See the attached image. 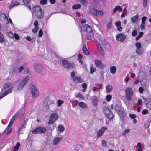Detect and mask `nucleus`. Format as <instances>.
<instances>
[{
    "label": "nucleus",
    "instance_id": "2eb2a0df",
    "mask_svg": "<svg viewBox=\"0 0 151 151\" xmlns=\"http://www.w3.org/2000/svg\"><path fill=\"white\" fill-rule=\"evenodd\" d=\"M0 19L5 24H7L9 23L8 19L6 14H4L1 13L0 14Z\"/></svg>",
    "mask_w": 151,
    "mask_h": 151
},
{
    "label": "nucleus",
    "instance_id": "69168bd1",
    "mask_svg": "<svg viewBox=\"0 0 151 151\" xmlns=\"http://www.w3.org/2000/svg\"><path fill=\"white\" fill-rule=\"evenodd\" d=\"M149 111H148L146 109H144L142 111V114L143 115H146L148 113Z\"/></svg>",
    "mask_w": 151,
    "mask_h": 151
},
{
    "label": "nucleus",
    "instance_id": "6e6d98bb",
    "mask_svg": "<svg viewBox=\"0 0 151 151\" xmlns=\"http://www.w3.org/2000/svg\"><path fill=\"white\" fill-rule=\"evenodd\" d=\"M20 145L19 143H17L14 147V150L17 151L19 147H20Z\"/></svg>",
    "mask_w": 151,
    "mask_h": 151
},
{
    "label": "nucleus",
    "instance_id": "774afa93",
    "mask_svg": "<svg viewBox=\"0 0 151 151\" xmlns=\"http://www.w3.org/2000/svg\"><path fill=\"white\" fill-rule=\"evenodd\" d=\"M101 144L104 147L107 146V143L106 141L104 140H102L101 141Z\"/></svg>",
    "mask_w": 151,
    "mask_h": 151
},
{
    "label": "nucleus",
    "instance_id": "c9c22d12",
    "mask_svg": "<svg viewBox=\"0 0 151 151\" xmlns=\"http://www.w3.org/2000/svg\"><path fill=\"white\" fill-rule=\"evenodd\" d=\"M18 117V114H15L14 116L12 117V119L10 121V122L9 123V124L12 125L13 124V122L14 121L15 118H17Z\"/></svg>",
    "mask_w": 151,
    "mask_h": 151
},
{
    "label": "nucleus",
    "instance_id": "20e7f679",
    "mask_svg": "<svg viewBox=\"0 0 151 151\" xmlns=\"http://www.w3.org/2000/svg\"><path fill=\"white\" fill-rule=\"evenodd\" d=\"M103 111L106 117L109 120H111L114 116L112 111L106 107L103 108Z\"/></svg>",
    "mask_w": 151,
    "mask_h": 151
},
{
    "label": "nucleus",
    "instance_id": "8fccbe9b",
    "mask_svg": "<svg viewBox=\"0 0 151 151\" xmlns=\"http://www.w3.org/2000/svg\"><path fill=\"white\" fill-rule=\"evenodd\" d=\"M82 87L83 88L82 90L83 92H85L86 91V89L87 88V86L86 83H84L82 85Z\"/></svg>",
    "mask_w": 151,
    "mask_h": 151
},
{
    "label": "nucleus",
    "instance_id": "4be33fe9",
    "mask_svg": "<svg viewBox=\"0 0 151 151\" xmlns=\"http://www.w3.org/2000/svg\"><path fill=\"white\" fill-rule=\"evenodd\" d=\"M115 24L117 27V30L119 32L122 31V29L121 27V21L119 20L116 22Z\"/></svg>",
    "mask_w": 151,
    "mask_h": 151
},
{
    "label": "nucleus",
    "instance_id": "680f3d73",
    "mask_svg": "<svg viewBox=\"0 0 151 151\" xmlns=\"http://www.w3.org/2000/svg\"><path fill=\"white\" fill-rule=\"evenodd\" d=\"M111 22H109L106 25V28L108 29H111Z\"/></svg>",
    "mask_w": 151,
    "mask_h": 151
},
{
    "label": "nucleus",
    "instance_id": "6e6552de",
    "mask_svg": "<svg viewBox=\"0 0 151 151\" xmlns=\"http://www.w3.org/2000/svg\"><path fill=\"white\" fill-rule=\"evenodd\" d=\"M46 131V129L45 127H40L32 131V133L36 134L43 133L45 132Z\"/></svg>",
    "mask_w": 151,
    "mask_h": 151
},
{
    "label": "nucleus",
    "instance_id": "a211bd4d",
    "mask_svg": "<svg viewBox=\"0 0 151 151\" xmlns=\"http://www.w3.org/2000/svg\"><path fill=\"white\" fill-rule=\"evenodd\" d=\"M41 10L42 9L39 6H36L32 8V14H33L35 15Z\"/></svg>",
    "mask_w": 151,
    "mask_h": 151
},
{
    "label": "nucleus",
    "instance_id": "cd10ccee",
    "mask_svg": "<svg viewBox=\"0 0 151 151\" xmlns=\"http://www.w3.org/2000/svg\"><path fill=\"white\" fill-rule=\"evenodd\" d=\"M97 49L100 53L103 56L104 55V50H102L101 46L100 44H97Z\"/></svg>",
    "mask_w": 151,
    "mask_h": 151
},
{
    "label": "nucleus",
    "instance_id": "a18cd8bd",
    "mask_svg": "<svg viewBox=\"0 0 151 151\" xmlns=\"http://www.w3.org/2000/svg\"><path fill=\"white\" fill-rule=\"evenodd\" d=\"M92 104L93 106H96L97 104L98 100L96 98H93V99Z\"/></svg>",
    "mask_w": 151,
    "mask_h": 151
},
{
    "label": "nucleus",
    "instance_id": "37998d69",
    "mask_svg": "<svg viewBox=\"0 0 151 151\" xmlns=\"http://www.w3.org/2000/svg\"><path fill=\"white\" fill-rule=\"evenodd\" d=\"M81 7V5L80 4H77L73 5L72 6V9H80Z\"/></svg>",
    "mask_w": 151,
    "mask_h": 151
},
{
    "label": "nucleus",
    "instance_id": "b1692460",
    "mask_svg": "<svg viewBox=\"0 0 151 151\" xmlns=\"http://www.w3.org/2000/svg\"><path fill=\"white\" fill-rule=\"evenodd\" d=\"M25 113V110L24 109L20 110L16 114H18V116H19V119L21 120L24 114Z\"/></svg>",
    "mask_w": 151,
    "mask_h": 151
},
{
    "label": "nucleus",
    "instance_id": "dca6fc26",
    "mask_svg": "<svg viewBox=\"0 0 151 151\" xmlns=\"http://www.w3.org/2000/svg\"><path fill=\"white\" fill-rule=\"evenodd\" d=\"M144 101L146 104V107L151 110V99L150 98L144 99Z\"/></svg>",
    "mask_w": 151,
    "mask_h": 151
},
{
    "label": "nucleus",
    "instance_id": "0eeeda50",
    "mask_svg": "<svg viewBox=\"0 0 151 151\" xmlns=\"http://www.w3.org/2000/svg\"><path fill=\"white\" fill-rule=\"evenodd\" d=\"M29 79V76H26L23 80L21 81L17 86V89L19 90L22 89L23 88L24 85L26 83Z\"/></svg>",
    "mask_w": 151,
    "mask_h": 151
},
{
    "label": "nucleus",
    "instance_id": "13d9d810",
    "mask_svg": "<svg viewBox=\"0 0 151 151\" xmlns=\"http://www.w3.org/2000/svg\"><path fill=\"white\" fill-rule=\"evenodd\" d=\"M11 85V83H6L4 84V88H7L9 87Z\"/></svg>",
    "mask_w": 151,
    "mask_h": 151
},
{
    "label": "nucleus",
    "instance_id": "ea45409f",
    "mask_svg": "<svg viewBox=\"0 0 151 151\" xmlns=\"http://www.w3.org/2000/svg\"><path fill=\"white\" fill-rule=\"evenodd\" d=\"M136 53L139 55H141L143 53V50L141 48L136 49Z\"/></svg>",
    "mask_w": 151,
    "mask_h": 151
},
{
    "label": "nucleus",
    "instance_id": "e2e57ef3",
    "mask_svg": "<svg viewBox=\"0 0 151 151\" xmlns=\"http://www.w3.org/2000/svg\"><path fill=\"white\" fill-rule=\"evenodd\" d=\"M112 98V96L111 95H107L106 97V99L107 101L109 102L111 99Z\"/></svg>",
    "mask_w": 151,
    "mask_h": 151
},
{
    "label": "nucleus",
    "instance_id": "79ce46f5",
    "mask_svg": "<svg viewBox=\"0 0 151 151\" xmlns=\"http://www.w3.org/2000/svg\"><path fill=\"white\" fill-rule=\"evenodd\" d=\"M26 39L27 41L34 42L35 40V37H32L30 36L27 37H26Z\"/></svg>",
    "mask_w": 151,
    "mask_h": 151
},
{
    "label": "nucleus",
    "instance_id": "f3484780",
    "mask_svg": "<svg viewBox=\"0 0 151 151\" xmlns=\"http://www.w3.org/2000/svg\"><path fill=\"white\" fill-rule=\"evenodd\" d=\"M97 67L101 68H104L105 66L101 62L97 59L96 60L94 61Z\"/></svg>",
    "mask_w": 151,
    "mask_h": 151
},
{
    "label": "nucleus",
    "instance_id": "7c9ffc66",
    "mask_svg": "<svg viewBox=\"0 0 151 151\" xmlns=\"http://www.w3.org/2000/svg\"><path fill=\"white\" fill-rule=\"evenodd\" d=\"M122 8L119 6H116L113 9V13H115L117 11H118L119 12L122 11Z\"/></svg>",
    "mask_w": 151,
    "mask_h": 151
},
{
    "label": "nucleus",
    "instance_id": "de8ad7c7",
    "mask_svg": "<svg viewBox=\"0 0 151 151\" xmlns=\"http://www.w3.org/2000/svg\"><path fill=\"white\" fill-rule=\"evenodd\" d=\"M145 24L146 23H141L140 26V28L141 30L142 31L145 29Z\"/></svg>",
    "mask_w": 151,
    "mask_h": 151
},
{
    "label": "nucleus",
    "instance_id": "338daca9",
    "mask_svg": "<svg viewBox=\"0 0 151 151\" xmlns=\"http://www.w3.org/2000/svg\"><path fill=\"white\" fill-rule=\"evenodd\" d=\"M38 27H35L32 30V32L34 33H36L37 32V30L39 29Z\"/></svg>",
    "mask_w": 151,
    "mask_h": 151
},
{
    "label": "nucleus",
    "instance_id": "9b49d317",
    "mask_svg": "<svg viewBox=\"0 0 151 151\" xmlns=\"http://www.w3.org/2000/svg\"><path fill=\"white\" fill-rule=\"evenodd\" d=\"M43 68V66L40 63H35L34 64V69L35 71L37 72H41L42 71Z\"/></svg>",
    "mask_w": 151,
    "mask_h": 151
},
{
    "label": "nucleus",
    "instance_id": "412c9836",
    "mask_svg": "<svg viewBox=\"0 0 151 151\" xmlns=\"http://www.w3.org/2000/svg\"><path fill=\"white\" fill-rule=\"evenodd\" d=\"M62 137H57L55 138L54 139L53 144L54 145H56L58 144L59 142L63 139Z\"/></svg>",
    "mask_w": 151,
    "mask_h": 151
},
{
    "label": "nucleus",
    "instance_id": "f8f14e48",
    "mask_svg": "<svg viewBox=\"0 0 151 151\" xmlns=\"http://www.w3.org/2000/svg\"><path fill=\"white\" fill-rule=\"evenodd\" d=\"M115 109L119 116L122 118L123 119L124 114L122 112L120 107L118 105H116L115 106Z\"/></svg>",
    "mask_w": 151,
    "mask_h": 151
},
{
    "label": "nucleus",
    "instance_id": "2f4dec72",
    "mask_svg": "<svg viewBox=\"0 0 151 151\" xmlns=\"http://www.w3.org/2000/svg\"><path fill=\"white\" fill-rule=\"evenodd\" d=\"M110 71L111 73L112 74H114L116 71V67L115 66H111L110 68Z\"/></svg>",
    "mask_w": 151,
    "mask_h": 151
},
{
    "label": "nucleus",
    "instance_id": "9d476101",
    "mask_svg": "<svg viewBox=\"0 0 151 151\" xmlns=\"http://www.w3.org/2000/svg\"><path fill=\"white\" fill-rule=\"evenodd\" d=\"M62 64L64 67L68 69L72 68L74 66L73 63H69L68 61L66 60H63Z\"/></svg>",
    "mask_w": 151,
    "mask_h": 151
},
{
    "label": "nucleus",
    "instance_id": "7ed1b4c3",
    "mask_svg": "<svg viewBox=\"0 0 151 151\" xmlns=\"http://www.w3.org/2000/svg\"><path fill=\"white\" fill-rule=\"evenodd\" d=\"M133 91L131 88H127L125 90V95L126 98L128 101L131 100L132 99L133 94Z\"/></svg>",
    "mask_w": 151,
    "mask_h": 151
},
{
    "label": "nucleus",
    "instance_id": "473e14b6",
    "mask_svg": "<svg viewBox=\"0 0 151 151\" xmlns=\"http://www.w3.org/2000/svg\"><path fill=\"white\" fill-rule=\"evenodd\" d=\"M83 53L86 55H88L89 54V52L88 51V50L86 48V45H83Z\"/></svg>",
    "mask_w": 151,
    "mask_h": 151
},
{
    "label": "nucleus",
    "instance_id": "a19ab883",
    "mask_svg": "<svg viewBox=\"0 0 151 151\" xmlns=\"http://www.w3.org/2000/svg\"><path fill=\"white\" fill-rule=\"evenodd\" d=\"M90 73L92 74L94 72H95L96 70V69L95 68L93 67V65H91L90 67Z\"/></svg>",
    "mask_w": 151,
    "mask_h": 151
},
{
    "label": "nucleus",
    "instance_id": "bf43d9fd",
    "mask_svg": "<svg viewBox=\"0 0 151 151\" xmlns=\"http://www.w3.org/2000/svg\"><path fill=\"white\" fill-rule=\"evenodd\" d=\"M130 131V130L129 129H127L124 130L122 133V134L123 135L125 136L126 134L127 133H129Z\"/></svg>",
    "mask_w": 151,
    "mask_h": 151
},
{
    "label": "nucleus",
    "instance_id": "864d4df0",
    "mask_svg": "<svg viewBox=\"0 0 151 151\" xmlns=\"http://www.w3.org/2000/svg\"><path fill=\"white\" fill-rule=\"evenodd\" d=\"M135 45L136 49L140 48L141 47V44L140 42H138L135 43Z\"/></svg>",
    "mask_w": 151,
    "mask_h": 151
},
{
    "label": "nucleus",
    "instance_id": "4d7b16f0",
    "mask_svg": "<svg viewBox=\"0 0 151 151\" xmlns=\"http://www.w3.org/2000/svg\"><path fill=\"white\" fill-rule=\"evenodd\" d=\"M137 147L139 148H141L142 147V144L140 143L139 142L137 143V146H135L134 147V149L136 150L137 149Z\"/></svg>",
    "mask_w": 151,
    "mask_h": 151
},
{
    "label": "nucleus",
    "instance_id": "f257e3e1",
    "mask_svg": "<svg viewBox=\"0 0 151 151\" xmlns=\"http://www.w3.org/2000/svg\"><path fill=\"white\" fill-rule=\"evenodd\" d=\"M80 32L81 33L82 38L83 37V32H85L87 34V38L89 40H92L93 38L94 34L92 31L91 27L87 24L83 25L81 27Z\"/></svg>",
    "mask_w": 151,
    "mask_h": 151
},
{
    "label": "nucleus",
    "instance_id": "4468645a",
    "mask_svg": "<svg viewBox=\"0 0 151 151\" xmlns=\"http://www.w3.org/2000/svg\"><path fill=\"white\" fill-rule=\"evenodd\" d=\"M126 38V36L124 34L122 33L118 34L116 37L117 40L121 42L124 41L125 40Z\"/></svg>",
    "mask_w": 151,
    "mask_h": 151
},
{
    "label": "nucleus",
    "instance_id": "72a5a7b5",
    "mask_svg": "<svg viewBox=\"0 0 151 151\" xmlns=\"http://www.w3.org/2000/svg\"><path fill=\"white\" fill-rule=\"evenodd\" d=\"M20 4L19 2H15L11 4L9 6V9H11L13 7H14L16 6L19 5Z\"/></svg>",
    "mask_w": 151,
    "mask_h": 151
},
{
    "label": "nucleus",
    "instance_id": "5fc2aeb1",
    "mask_svg": "<svg viewBox=\"0 0 151 151\" xmlns=\"http://www.w3.org/2000/svg\"><path fill=\"white\" fill-rule=\"evenodd\" d=\"M129 116L132 119H135L137 117V116L135 114H130Z\"/></svg>",
    "mask_w": 151,
    "mask_h": 151
},
{
    "label": "nucleus",
    "instance_id": "a878e982",
    "mask_svg": "<svg viewBox=\"0 0 151 151\" xmlns=\"http://www.w3.org/2000/svg\"><path fill=\"white\" fill-rule=\"evenodd\" d=\"M37 18H41L44 16V12L42 9L35 15Z\"/></svg>",
    "mask_w": 151,
    "mask_h": 151
},
{
    "label": "nucleus",
    "instance_id": "0e129e2a",
    "mask_svg": "<svg viewBox=\"0 0 151 151\" xmlns=\"http://www.w3.org/2000/svg\"><path fill=\"white\" fill-rule=\"evenodd\" d=\"M29 71V69L28 68L26 67H24L23 70V73L25 74L27 73Z\"/></svg>",
    "mask_w": 151,
    "mask_h": 151
},
{
    "label": "nucleus",
    "instance_id": "393cba45",
    "mask_svg": "<svg viewBox=\"0 0 151 151\" xmlns=\"http://www.w3.org/2000/svg\"><path fill=\"white\" fill-rule=\"evenodd\" d=\"M78 104L79 106L82 108L87 109L88 108L87 104L84 102H80Z\"/></svg>",
    "mask_w": 151,
    "mask_h": 151
},
{
    "label": "nucleus",
    "instance_id": "bb28decb",
    "mask_svg": "<svg viewBox=\"0 0 151 151\" xmlns=\"http://www.w3.org/2000/svg\"><path fill=\"white\" fill-rule=\"evenodd\" d=\"M146 76V73L143 71H140L138 74V76L139 78H144Z\"/></svg>",
    "mask_w": 151,
    "mask_h": 151
},
{
    "label": "nucleus",
    "instance_id": "603ef678",
    "mask_svg": "<svg viewBox=\"0 0 151 151\" xmlns=\"http://www.w3.org/2000/svg\"><path fill=\"white\" fill-rule=\"evenodd\" d=\"M24 67L23 66H21L19 68H18L17 70H16V72L17 73H19L22 71L24 70Z\"/></svg>",
    "mask_w": 151,
    "mask_h": 151
},
{
    "label": "nucleus",
    "instance_id": "49530a36",
    "mask_svg": "<svg viewBox=\"0 0 151 151\" xmlns=\"http://www.w3.org/2000/svg\"><path fill=\"white\" fill-rule=\"evenodd\" d=\"M143 32H139V34L138 36L136 37V40H138L140 39L143 35Z\"/></svg>",
    "mask_w": 151,
    "mask_h": 151
},
{
    "label": "nucleus",
    "instance_id": "3c124183",
    "mask_svg": "<svg viewBox=\"0 0 151 151\" xmlns=\"http://www.w3.org/2000/svg\"><path fill=\"white\" fill-rule=\"evenodd\" d=\"M63 103L64 101L63 100H58L57 101V105L58 106L60 107Z\"/></svg>",
    "mask_w": 151,
    "mask_h": 151
},
{
    "label": "nucleus",
    "instance_id": "39448f33",
    "mask_svg": "<svg viewBox=\"0 0 151 151\" xmlns=\"http://www.w3.org/2000/svg\"><path fill=\"white\" fill-rule=\"evenodd\" d=\"M30 89L33 97L35 98L37 97L39 95V91L37 88L32 85L31 86Z\"/></svg>",
    "mask_w": 151,
    "mask_h": 151
},
{
    "label": "nucleus",
    "instance_id": "c756f323",
    "mask_svg": "<svg viewBox=\"0 0 151 151\" xmlns=\"http://www.w3.org/2000/svg\"><path fill=\"white\" fill-rule=\"evenodd\" d=\"M106 89L107 93H109L111 92L112 89V87L110 85H108L106 87Z\"/></svg>",
    "mask_w": 151,
    "mask_h": 151
},
{
    "label": "nucleus",
    "instance_id": "5701e85b",
    "mask_svg": "<svg viewBox=\"0 0 151 151\" xmlns=\"http://www.w3.org/2000/svg\"><path fill=\"white\" fill-rule=\"evenodd\" d=\"M26 126V123L25 122L21 124V125L19 126V127L18 130V134L21 133V131L25 128Z\"/></svg>",
    "mask_w": 151,
    "mask_h": 151
},
{
    "label": "nucleus",
    "instance_id": "c85d7f7f",
    "mask_svg": "<svg viewBox=\"0 0 151 151\" xmlns=\"http://www.w3.org/2000/svg\"><path fill=\"white\" fill-rule=\"evenodd\" d=\"M101 41L102 45L106 48V47L107 45H109V44L106 40L104 38H102L101 39Z\"/></svg>",
    "mask_w": 151,
    "mask_h": 151
},
{
    "label": "nucleus",
    "instance_id": "6ab92c4d",
    "mask_svg": "<svg viewBox=\"0 0 151 151\" xmlns=\"http://www.w3.org/2000/svg\"><path fill=\"white\" fill-rule=\"evenodd\" d=\"M12 88V87H11L9 89L6 90L0 96V99L11 93Z\"/></svg>",
    "mask_w": 151,
    "mask_h": 151
},
{
    "label": "nucleus",
    "instance_id": "09e8293b",
    "mask_svg": "<svg viewBox=\"0 0 151 151\" xmlns=\"http://www.w3.org/2000/svg\"><path fill=\"white\" fill-rule=\"evenodd\" d=\"M81 3L84 6H86L87 5V1L86 0H81L80 1Z\"/></svg>",
    "mask_w": 151,
    "mask_h": 151
},
{
    "label": "nucleus",
    "instance_id": "e433bc0d",
    "mask_svg": "<svg viewBox=\"0 0 151 151\" xmlns=\"http://www.w3.org/2000/svg\"><path fill=\"white\" fill-rule=\"evenodd\" d=\"M23 3H24V5L27 7L30 10H31V8L30 7V5L29 3L28 2L27 0H22Z\"/></svg>",
    "mask_w": 151,
    "mask_h": 151
},
{
    "label": "nucleus",
    "instance_id": "423d86ee",
    "mask_svg": "<svg viewBox=\"0 0 151 151\" xmlns=\"http://www.w3.org/2000/svg\"><path fill=\"white\" fill-rule=\"evenodd\" d=\"M58 116L57 113L55 112L52 114L48 123V124H52L54 123L58 119Z\"/></svg>",
    "mask_w": 151,
    "mask_h": 151
},
{
    "label": "nucleus",
    "instance_id": "aec40b11",
    "mask_svg": "<svg viewBox=\"0 0 151 151\" xmlns=\"http://www.w3.org/2000/svg\"><path fill=\"white\" fill-rule=\"evenodd\" d=\"M139 19V15H136L131 17V21L133 23H137L138 22Z\"/></svg>",
    "mask_w": 151,
    "mask_h": 151
},
{
    "label": "nucleus",
    "instance_id": "c03bdc74",
    "mask_svg": "<svg viewBox=\"0 0 151 151\" xmlns=\"http://www.w3.org/2000/svg\"><path fill=\"white\" fill-rule=\"evenodd\" d=\"M5 41L4 35L3 34L0 32V43H2Z\"/></svg>",
    "mask_w": 151,
    "mask_h": 151
},
{
    "label": "nucleus",
    "instance_id": "58836bf2",
    "mask_svg": "<svg viewBox=\"0 0 151 151\" xmlns=\"http://www.w3.org/2000/svg\"><path fill=\"white\" fill-rule=\"evenodd\" d=\"M58 129L59 131L62 132L65 130V128L63 125L60 124L58 126Z\"/></svg>",
    "mask_w": 151,
    "mask_h": 151
},
{
    "label": "nucleus",
    "instance_id": "1a4fd4ad",
    "mask_svg": "<svg viewBox=\"0 0 151 151\" xmlns=\"http://www.w3.org/2000/svg\"><path fill=\"white\" fill-rule=\"evenodd\" d=\"M108 128L106 127H102L101 128L97 131L96 137L97 138L100 137L102 136L105 132L107 130Z\"/></svg>",
    "mask_w": 151,
    "mask_h": 151
},
{
    "label": "nucleus",
    "instance_id": "f704fd0d",
    "mask_svg": "<svg viewBox=\"0 0 151 151\" xmlns=\"http://www.w3.org/2000/svg\"><path fill=\"white\" fill-rule=\"evenodd\" d=\"M20 4L19 2H15L11 4L9 6V9H11L13 7H14L16 6L19 5Z\"/></svg>",
    "mask_w": 151,
    "mask_h": 151
},
{
    "label": "nucleus",
    "instance_id": "052dcab7",
    "mask_svg": "<svg viewBox=\"0 0 151 151\" xmlns=\"http://www.w3.org/2000/svg\"><path fill=\"white\" fill-rule=\"evenodd\" d=\"M147 17L145 16L141 18V23H146L145 22L147 20Z\"/></svg>",
    "mask_w": 151,
    "mask_h": 151
},
{
    "label": "nucleus",
    "instance_id": "4c0bfd02",
    "mask_svg": "<svg viewBox=\"0 0 151 151\" xmlns=\"http://www.w3.org/2000/svg\"><path fill=\"white\" fill-rule=\"evenodd\" d=\"M77 98H79V100H84L85 98L84 96L81 95L80 93H78V94L76 96Z\"/></svg>",
    "mask_w": 151,
    "mask_h": 151
},
{
    "label": "nucleus",
    "instance_id": "f03ea898",
    "mask_svg": "<svg viewBox=\"0 0 151 151\" xmlns=\"http://www.w3.org/2000/svg\"><path fill=\"white\" fill-rule=\"evenodd\" d=\"M89 12L99 17L102 16L104 15V13L103 11H100L96 9L90 7L89 9Z\"/></svg>",
    "mask_w": 151,
    "mask_h": 151
},
{
    "label": "nucleus",
    "instance_id": "ddd939ff",
    "mask_svg": "<svg viewBox=\"0 0 151 151\" xmlns=\"http://www.w3.org/2000/svg\"><path fill=\"white\" fill-rule=\"evenodd\" d=\"M71 77L75 83H80L82 82V80L81 79L78 77L76 76L74 72L73 71L71 73Z\"/></svg>",
    "mask_w": 151,
    "mask_h": 151
}]
</instances>
